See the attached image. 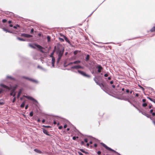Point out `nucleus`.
<instances>
[{"label": "nucleus", "mask_w": 155, "mask_h": 155, "mask_svg": "<svg viewBox=\"0 0 155 155\" xmlns=\"http://www.w3.org/2000/svg\"><path fill=\"white\" fill-rule=\"evenodd\" d=\"M141 113L143 115L146 116V114H147V113L144 112V111H142V112H141Z\"/></svg>", "instance_id": "4c0bfd02"}, {"label": "nucleus", "mask_w": 155, "mask_h": 155, "mask_svg": "<svg viewBox=\"0 0 155 155\" xmlns=\"http://www.w3.org/2000/svg\"><path fill=\"white\" fill-rule=\"evenodd\" d=\"M0 86L1 87H3L4 88H5L9 90H11V88H10L9 87L7 86L6 85H4L2 84H0Z\"/></svg>", "instance_id": "9d476101"}, {"label": "nucleus", "mask_w": 155, "mask_h": 155, "mask_svg": "<svg viewBox=\"0 0 155 155\" xmlns=\"http://www.w3.org/2000/svg\"><path fill=\"white\" fill-rule=\"evenodd\" d=\"M42 129L43 130V132L44 134L47 135H50L48 134V132L47 130L44 128H42Z\"/></svg>", "instance_id": "ddd939ff"}, {"label": "nucleus", "mask_w": 155, "mask_h": 155, "mask_svg": "<svg viewBox=\"0 0 155 155\" xmlns=\"http://www.w3.org/2000/svg\"><path fill=\"white\" fill-rule=\"evenodd\" d=\"M152 107V105H149V109H150V108H151Z\"/></svg>", "instance_id": "680f3d73"}, {"label": "nucleus", "mask_w": 155, "mask_h": 155, "mask_svg": "<svg viewBox=\"0 0 155 155\" xmlns=\"http://www.w3.org/2000/svg\"><path fill=\"white\" fill-rule=\"evenodd\" d=\"M78 51L77 50H76L74 52V54L75 55H76L78 54Z\"/></svg>", "instance_id": "c9c22d12"}, {"label": "nucleus", "mask_w": 155, "mask_h": 155, "mask_svg": "<svg viewBox=\"0 0 155 155\" xmlns=\"http://www.w3.org/2000/svg\"><path fill=\"white\" fill-rule=\"evenodd\" d=\"M89 58H90L89 55V54H87V55L86 58H85V61H88V60H89Z\"/></svg>", "instance_id": "5701e85b"}, {"label": "nucleus", "mask_w": 155, "mask_h": 155, "mask_svg": "<svg viewBox=\"0 0 155 155\" xmlns=\"http://www.w3.org/2000/svg\"><path fill=\"white\" fill-rule=\"evenodd\" d=\"M153 109L150 110V113L152 114V115L153 116H155V113L153 112Z\"/></svg>", "instance_id": "6ab92c4d"}, {"label": "nucleus", "mask_w": 155, "mask_h": 155, "mask_svg": "<svg viewBox=\"0 0 155 155\" xmlns=\"http://www.w3.org/2000/svg\"><path fill=\"white\" fill-rule=\"evenodd\" d=\"M101 152L100 151H98L97 152V154L98 155H101Z\"/></svg>", "instance_id": "de8ad7c7"}, {"label": "nucleus", "mask_w": 155, "mask_h": 155, "mask_svg": "<svg viewBox=\"0 0 155 155\" xmlns=\"http://www.w3.org/2000/svg\"><path fill=\"white\" fill-rule=\"evenodd\" d=\"M7 32L10 33H12V31H10V30H8V31H7Z\"/></svg>", "instance_id": "0e129e2a"}, {"label": "nucleus", "mask_w": 155, "mask_h": 155, "mask_svg": "<svg viewBox=\"0 0 155 155\" xmlns=\"http://www.w3.org/2000/svg\"><path fill=\"white\" fill-rule=\"evenodd\" d=\"M17 39L20 40V41H25L23 39L21 38H20L18 37H17Z\"/></svg>", "instance_id": "c85d7f7f"}, {"label": "nucleus", "mask_w": 155, "mask_h": 155, "mask_svg": "<svg viewBox=\"0 0 155 155\" xmlns=\"http://www.w3.org/2000/svg\"><path fill=\"white\" fill-rule=\"evenodd\" d=\"M147 98H148V99H149L152 102V101L153 100V98H151L150 97H147Z\"/></svg>", "instance_id": "e433bc0d"}, {"label": "nucleus", "mask_w": 155, "mask_h": 155, "mask_svg": "<svg viewBox=\"0 0 155 155\" xmlns=\"http://www.w3.org/2000/svg\"><path fill=\"white\" fill-rule=\"evenodd\" d=\"M81 62V61L80 60H77L74 61L73 62V63H74V64H78Z\"/></svg>", "instance_id": "b1692460"}, {"label": "nucleus", "mask_w": 155, "mask_h": 155, "mask_svg": "<svg viewBox=\"0 0 155 155\" xmlns=\"http://www.w3.org/2000/svg\"><path fill=\"white\" fill-rule=\"evenodd\" d=\"M126 92L127 93H128L129 92V90L128 89H126Z\"/></svg>", "instance_id": "864d4df0"}, {"label": "nucleus", "mask_w": 155, "mask_h": 155, "mask_svg": "<svg viewBox=\"0 0 155 155\" xmlns=\"http://www.w3.org/2000/svg\"><path fill=\"white\" fill-rule=\"evenodd\" d=\"M80 150L81 152H83V153H87V152H86L85 151H84V150L83 149H80Z\"/></svg>", "instance_id": "2f4dec72"}, {"label": "nucleus", "mask_w": 155, "mask_h": 155, "mask_svg": "<svg viewBox=\"0 0 155 155\" xmlns=\"http://www.w3.org/2000/svg\"><path fill=\"white\" fill-rule=\"evenodd\" d=\"M97 144H96V143H95L94 144V146L95 147H97Z\"/></svg>", "instance_id": "4d7b16f0"}, {"label": "nucleus", "mask_w": 155, "mask_h": 155, "mask_svg": "<svg viewBox=\"0 0 155 155\" xmlns=\"http://www.w3.org/2000/svg\"><path fill=\"white\" fill-rule=\"evenodd\" d=\"M42 127H45V128H50L51 127L50 126L43 125L42 126Z\"/></svg>", "instance_id": "f704fd0d"}, {"label": "nucleus", "mask_w": 155, "mask_h": 155, "mask_svg": "<svg viewBox=\"0 0 155 155\" xmlns=\"http://www.w3.org/2000/svg\"><path fill=\"white\" fill-rule=\"evenodd\" d=\"M96 68L98 69L97 71L98 73H100L101 70L103 69L102 67L99 64H97Z\"/></svg>", "instance_id": "6e6552de"}, {"label": "nucleus", "mask_w": 155, "mask_h": 155, "mask_svg": "<svg viewBox=\"0 0 155 155\" xmlns=\"http://www.w3.org/2000/svg\"><path fill=\"white\" fill-rule=\"evenodd\" d=\"M56 48H57L56 53L58 55L57 63L58 64L64 53V48L62 45L60 44H58L56 46H54L55 49H56Z\"/></svg>", "instance_id": "f257e3e1"}, {"label": "nucleus", "mask_w": 155, "mask_h": 155, "mask_svg": "<svg viewBox=\"0 0 155 155\" xmlns=\"http://www.w3.org/2000/svg\"><path fill=\"white\" fill-rule=\"evenodd\" d=\"M63 37L64 39L65 40V41L67 42L69 44H71V43L69 40L65 36L63 35Z\"/></svg>", "instance_id": "f8f14e48"}, {"label": "nucleus", "mask_w": 155, "mask_h": 155, "mask_svg": "<svg viewBox=\"0 0 155 155\" xmlns=\"http://www.w3.org/2000/svg\"><path fill=\"white\" fill-rule=\"evenodd\" d=\"M34 151L35 152H37V153H42V152L41 150H38V149H35L34 150Z\"/></svg>", "instance_id": "a211bd4d"}, {"label": "nucleus", "mask_w": 155, "mask_h": 155, "mask_svg": "<svg viewBox=\"0 0 155 155\" xmlns=\"http://www.w3.org/2000/svg\"><path fill=\"white\" fill-rule=\"evenodd\" d=\"M146 116L148 118H149V117H150V116L148 114H146V115L145 116Z\"/></svg>", "instance_id": "49530a36"}, {"label": "nucleus", "mask_w": 155, "mask_h": 155, "mask_svg": "<svg viewBox=\"0 0 155 155\" xmlns=\"http://www.w3.org/2000/svg\"><path fill=\"white\" fill-rule=\"evenodd\" d=\"M84 67L80 65H76L74 66H72L71 67V69H83Z\"/></svg>", "instance_id": "0eeeda50"}, {"label": "nucleus", "mask_w": 155, "mask_h": 155, "mask_svg": "<svg viewBox=\"0 0 155 155\" xmlns=\"http://www.w3.org/2000/svg\"><path fill=\"white\" fill-rule=\"evenodd\" d=\"M7 20L5 19H3L2 20V22H3V23H5L7 22Z\"/></svg>", "instance_id": "a19ab883"}, {"label": "nucleus", "mask_w": 155, "mask_h": 155, "mask_svg": "<svg viewBox=\"0 0 155 155\" xmlns=\"http://www.w3.org/2000/svg\"><path fill=\"white\" fill-rule=\"evenodd\" d=\"M81 144L82 145H84L85 144L84 142L83 141H81Z\"/></svg>", "instance_id": "09e8293b"}, {"label": "nucleus", "mask_w": 155, "mask_h": 155, "mask_svg": "<svg viewBox=\"0 0 155 155\" xmlns=\"http://www.w3.org/2000/svg\"><path fill=\"white\" fill-rule=\"evenodd\" d=\"M104 76L105 77H107L108 76V74H104Z\"/></svg>", "instance_id": "bf43d9fd"}, {"label": "nucleus", "mask_w": 155, "mask_h": 155, "mask_svg": "<svg viewBox=\"0 0 155 155\" xmlns=\"http://www.w3.org/2000/svg\"><path fill=\"white\" fill-rule=\"evenodd\" d=\"M147 106V104L146 103H143L142 104V106L143 107H146Z\"/></svg>", "instance_id": "72a5a7b5"}, {"label": "nucleus", "mask_w": 155, "mask_h": 155, "mask_svg": "<svg viewBox=\"0 0 155 155\" xmlns=\"http://www.w3.org/2000/svg\"><path fill=\"white\" fill-rule=\"evenodd\" d=\"M100 84H102L101 85H99L100 86V87L102 89V90L103 91H105V89L104 87V85L102 83H100Z\"/></svg>", "instance_id": "f3484780"}, {"label": "nucleus", "mask_w": 155, "mask_h": 155, "mask_svg": "<svg viewBox=\"0 0 155 155\" xmlns=\"http://www.w3.org/2000/svg\"><path fill=\"white\" fill-rule=\"evenodd\" d=\"M101 144L104 147H105L106 149H107V150H110V151H113L114 152V153H115L118 154V155H121L120 153H118L117 152H116V151H115L114 150L112 149L111 148L109 147H108V146H107L105 144H104V143H101Z\"/></svg>", "instance_id": "7ed1b4c3"}, {"label": "nucleus", "mask_w": 155, "mask_h": 155, "mask_svg": "<svg viewBox=\"0 0 155 155\" xmlns=\"http://www.w3.org/2000/svg\"><path fill=\"white\" fill-rule=\"evenodd\" d=\"M152 102L155 104V99H153L152 101Z\"/></svg>", "instance_id": "338daca9"}, {"label": "nucleus", "mask_w": 155, "mask_h": 155, "mask_svg": "<svg viewBox=\"0 0 155 155\" xmlns=\"http://www.w3.org/2000/svg\"><path fill=\"white\" fill-rule=\"evenodd\" d=\"M34 30L33 28H32L31 29V34H32L34 32Z\"/></svg>", "instance_id": "a18cd8bd"}, {"label": "nucleus", "mask_w": 155, "mask_h": 155, "mask_svg": "<svg viewBox=\"0 0 155 155\" xmlns=\"http://www.w3.org/2000/svg\"><path fill=\"white\" fill-rule=\"evenodd\" d=\"M78 72L81 75L85 77H87L88 78L90 77V75L87 74L84 71L78 70Z\"/></svg>", "instance_id": "39448f33"}, {"label": "nucleus", "mask_w": 155, "mask_h": 155, "mask_svg": "<svg viewBox=\"0 0 155 155\" xmlns=\"http://www.w3.org/2000/svg\"><path fill=\"white\" fill-rule=\"evenodd\" d=\"M4 104V101L2 99L0 100V105H2Z\"/></svg>", "instance_id": "bb28decb"}, {"label": "nucleus", "mask_w": 155, "mask_h": 155, "mask_svg": "<svg viewBox=\"0 0 155 155\" xmlns=\"http://www.w3.org/2000/svg\"><path fill=\"white\" fill-rule=\"evenodd\" d=\"M78 153L79 155H84L81 152H78Z\"/></svg>", "instance_id": "8fccbe9b"}, {"label": "nucleus", "mask_w": 155, "mask_h": 155, "mask_svg": "<svg viewBox=\"0 0 155 155\" xmlns=\"http://www.w3.org/2000/svg\"><path fill=\"white\" fill-rule=\"evenodd\" d=\"M67 125L65 124L64 126V128H66L67 127Z\"/></svg>", "instance_id": "13d9d810"}, {"label": "nucleus", "mask_w": 155, "mask_h": 155, "mask_svg": "<svg viewBox=\"0 0 155 155\" xmlns=\"http://www.w3.org/2000/svg\"><path fill=\"white\" fill-rule=\"evenodd\" d=\"M113 83H114V81H111L110 82V83L111 84H113Z\"/></svg>", "instance_id": "e2e57ef3"}, {"label": "nucleus", "mask_w": 155, "mask_h": 155, "mask_svg": "<svg viewBox=\"0 0 155 155\" xmlns=\"http://www.w3.org/2000/svg\"><path fill=\"white\" fill-rule=\"evenodd\" d=\"M55 62V59L54 57L52 58L51 63L52 67H54V63Z\"/></svg>", "instance_id": "dca6fc26"}, {"label": "nucleus", "mask_w": 155, "mask_h": 155, "mask_svg": "<svg viewBox=\"0 0 155 155\" xmlns=\"http://www.w3.org/2000/svg\"><path fill=\"white\" fill-rule=\"evenodd\" d=\"M17 86H15L13 87V89L12 91L10 93V95H13V94L15 93V91L16 88Z\"/></svg>", "instance_id": "2eb2a0df"}, {"label": "nucleus", "mask_w": 155, "mask_h": 155, "mask_svg": "<svg viewBox=\"0 0 155 155\" xmlns=\"http://www.w3.org/2000/svg\"><path fill=\"white\" fill-rule=\"evenodd\" d=\"M94 80L97 85H101V84H100V83L99 82V80L96 77H95L94 78Z\"/></svg>", "instance_id": "9b49d317"}, {"label": "nucleus", "mask_w": 155, "mask_h": 155, "mask_svg": "<svg viewBox=\"0 0 155 155\" xmlns=\"http://www.w3.org/2000/svg\"><path fill=\"white\" fill-rule=\"evenodd\" d=\"M152 122L153 123V124H154V125H155V121H154V120H153Z\"/></svg>", "instance_id": "774afa93"}, {"label": "nucleus", "mask_w": 155, "mask_h": 155, "mask_svg": "<svg viewBox=\"0 0 155 155\" xmlns=\"http://www.w3.org/2000/svg\"><path fill=\"white\" fill-rule=\"evenodd\" d=\"M150 31L151 32H153L155 31V26H154L150 30Z\"/></svg>", "instance_id": "a878e982"}, {"label": "nucleus", "mask_w": 155, "mask_h": 155, "mask_svg": "<svg viewBox=\"0 0 155 155\" xmlns=\"http://www.w3.org/2000/svg\"><path fill=\"white\" fill-rule=\"evenodd\" d=\"M33 112L32 111H31V112H30L29 114V115H30V116H31V117L33 115Z\"/></svg>", "instance_id": "58836bf2"}, {"label": "nucleus", "mask_w": 155, "mask_h": 155, "mask_svg": "<svg viewBox=\"0 0 155 155\" xmlns=\"http://www.w3.org/2000/svg\"><path fill=\"white\" fill-rule=\"evenodd\" d=\"M78 138V136H77L76 137L74 136L73 137L72 139L73 140H75L76 139V138Z\"/></svg>", "instance_id": "ea45409f"}, {"label": "nucleus", "mask_w": 155, "mask_h": 155, "mask_svg": "<svg viewBox=\"0 0 155 155\" xmlns=\"http://www.w3.org/2000/svg\"><path fill=\"white\" fill-rule=\"evenodd\" d=\"M13 97H15V93H14L13 94V95H12Z\"/></svg>", "instance_id": "052dcab7"}, {"label": "nucleus", "mask_w": 155, "mask_h": 155, "mask_svg": "<svg viewBox=\"0 0 155 155\" xmlns=\"http://www.w3.org/2000/svg\"><path fill=\"white\" fill-rule=\"evenodd\" d=\"M21 78H24L25 79L31 81L33 83L37 84L38 83V81L37 80H35L32 78H30L28 77H25V76H22L21 77Z\"/></svg>", "instance_id": "20e7f679"}, {"label": "nucleus", "mask_w": 155, "mask_h": 155, "mask_svg": "<svg viewBox=\"0 0 155 155\" xmlns=\"http://www.w3.org/2000/svg\"><path fill=\"white\" fill-rule=\"evenodd\" d=\"M0 28H2L3 30L5 31L6 32H7L8 30L4 28L2 24H0Z\"/></svg>", "instance_id": "4468645a"}, {"label": "nucleus", "mask_w": 155, "mask_h": 155, "mask_svg": "<svg viewBox=\"0 0 155 155\" xmlns=\"http://www.w3.org/2000/svg\"><path fill=\"white\" fill-rule=\"evenodd\" d=\"M28 45L30 47L34 49H35L37 47L41 52H44V51L42 50V49H43L44 48L36 44H29Z\"/></svg>", "instance_id": "f03ea898"}, {"label": "nucleus", "mask_w": 155, "mask_h": 155, "mask_svg": "<svg viewBox=\"0 0 155 155\" xmlns=\"http://www.w3.org/2000/svg\"><path fill=\"white\" fill-rule=\"evenodd\" d=\"M7 78H9L11 80H12L14 81H15L16 80L15 79L10 76H7Z\"/></svg>", "instance_id": "412c9836"}, {"label": "nucleus", "mask_w": 155, "mask_h": 155, "mask_svg": "<svg viewBox=\"0 0 155 155\" xmlns=\"http://www.w3.org/2000/svg\"><path fill=\"white\" fill-rule=\"evenodd\" d=\"M25 102L24 101L23 102L22 104L21 105L20 107L21 108H23L24 107Z\"/></svg>", "instance_id": "393cba45"}, {"label": "nucleus", "mask_w": 155, "mask_h": 155, "mask_svg": "<svg viewBox=\"0 0 155 155\" xmlns=\"http://www.w3.org/2000/svg\"><path fill=\"white\" fill-rule=\"evenodd\" d=\"M38 68H39L40 69H41L43 70L44 71H47V70L46 69L43 68L42 67H41V66L39 65H38Z\"/></svg>", "instance_id": "aec40b11"}, {"label": "nucleus", "mask_w": 155, "mask_h": 155, "mask_svg": "<svg viewBox=\"0 0 155 155\" xmlns=\"http://www.w3.org/2000/svg\"><path fill=\"white\" fill-rule=\"evenodd\" d=\"M54 124H57V123H56V121L55 120H54Z\"/></svg>", "instance_id": "69168bd1"}, {"label": "nucleus", "mask_w": 155, "mask_h": 155, "mask_svg": "<svg viewBox=\"0 0 155 155\" xmlns=\"http://www.w3.org/2000/svg\"><path fill=\"white\" fill-rule=\"evenodd\" d=\"M28 107V105H27L25 106V109H27Z\"/></svg>", "instance_id": "6e6d98bb"}, {"label": "nucleus", "mask_w": 155, "mask_h": 155, "mask_svg": "<svg viewBox=\"0 0 155 155\" xmlns=\"http://www.w3.org/2000/svg\"><path fill=\"white\" fill-rule=\"evenodd\" d=\"M13 27L15 29H17V27H20V25L17 24L15 26H13Z\"/></svg>", "instance_id": "c756f323"}, {"label": "nucleus", "mask_w": 155, "mask_h": 155, "mask_svg": "<svg viewBox=\"0 0 155 155\" xmlns=\"http://www.w3.org/2000/svg\"><path fill=\"white\" fill-rule=\"evenodd\" d=\"M74 64V63H73V62H71L67 64H64V67H67V66H69V65H70L71 64Z\"/></svg>", "instance_id": "4be33fe9"}, {"label": "nucleus", "mask_w": 155, "mask_h": 155, "mask_svg": "<svg viewBox=\"0 0 155 155\" xmlns=\"http://www.w3.org/2000/svg\"><path fill=\"white\" fill-rule=\"evenodd\" d=\"M23 96L28 99L32 101L33 102H34L37 104L38 103V102L36 100L31 97L25 95H24Z\"/></svg>", "instance_id": "423d86ee"}, {"label": "nucleus", "mask_w": 155, "mask_h": 155, "mask_svg": "<svg viewBox=\"0 0 155 155\" xmlns=\"http://www.w3.org/2000/svg\"><path fill=\"white\" fill-rule=\"evenodd\" d=\"M16 100V97H14L13 100H12V102L14 103L15 102Z\"/></svg>", "instance_id": "c03bdc74"}, {"label": "nucleus", "mask_w": 155, "mask_h": 155, "mask_svg": "<svg viewBox=\"0 0 155 155\" xmlns=\"http://www.w3.org/2000/svg\"><path fill=\"white\" fill-rule=\"evenodd\" d=\"M139 87H140L143 90V91H144V88L143 87H142V86H139Z\"/></svg>", "instance_id": "603ef678"}, {"label": "nucleus", "mask_w": 155, "mask_h": 155, "mask_svg": "<svg viewBox=\"0 0 155 155\" xmlns=\"http://www.w3.org/2000/svg\"><path fill=\"white\" fill-rule=\"evenodd\" d=\"M54 51L51 53V54L50 55V57H51L52 58L53 57H54L53 56L54 54Z\"/></svg>", "instance_id": "7c9ffc66"}, {"label": "nucleus", "mask_w": 155, "mask_h": 155, "mask_svg": "<svg viewBox=\"0 0 155 155\" xmlns=\"http://www.w3.org/2000/svg\"><path fill=\"white\" fill-rule=\"evenodd\" d=\"M21 91H22V90H20L19 91L18 93V95H17V97L18 98L19 97L21 92Z\"/></svg>", "instance_id": "cd10ccee"}, {"label": "nucleus", "mask_w": 155, "mask_h": 155, "mask_svg": "<svg viewBox=\"0 0 155 155\" xmlns=\"http://www.w3.org/2000/svg\"><path fill=\"white\" fill-rule=\"evenodd\" d=\"M47 38L48 39V42L50 41V40H51V38H50V36H48L47 37Z\"/></svg>", "instance_id": "473e14b6"}, {"label": "nucleus", "mask_w": 155, "mask_h": 155, "mask_svg": "<svg viewBox=\"0 0 155 155\" xmlns=\"http://www.w3.org/2000/svg\"><path fill=\"white\" fill-rule=\"evenodd\" d=\"M59 39L60 40V41H61L62 42V41H64V40L62 38H59Z\"/></svg>", "instance_id": "79ce46f5"}, {"label": "nucleus", "mask_w": 155, "mask_h": 155, "mask_svg": "<svg viewBox=\"0 0 155 155\" xmlns=\"http://www.w3.org/2000/svg\"><path fill=\"white\" fill-rule=\"evenodd\" d=\"M21 36L26 38H31L32 37V36L31 35L25 33H22L21 35Z\"/></svg>", "instance_id": "1a4fd4ad"}, {"label": "nucleus", "mask_w": 155, "mask_h": 155, "mask_svg": "<svg viewBox=\"0 0 155 155\" xmlns=\"http://www.w3.org/2000/svg\"><path fill=\"white\" fill-rule=\"evenodd\" d=\"M84 141L86 143H87L88 142V140L87 138H85L84 140Z\"/></svg>", "instance_id": "37998d69"}, {"label": "nucleus", "mask_w": 155, "mask_h": 155, "mask_svg": "<svg viewBox=\"0 0 155 155\" xmlns=\"http://www.w3.org/2000/svg\"><path fill=\"white\" fill-rule=\"evenodd\" d=\"M63 127L62 126H60L58 127V129H61Z\"/></svg>", "instance_id": "5fc2aeb1"}, {"label": "nucleus", "mask_w": 155, "mask_h": 155, "mask_svg": "<svg viewBox=\"0 0 155 155\" xmlns=\"http://www.w3.org/2000/svg\"><path fill=\"white\" fill-rule=\"evenodd\" d=\"M142 101L144 102V103H145V102L146 101V100L145 99H142Z\"/></svg>", "instance_id": "3c124183"}]
</instances>
